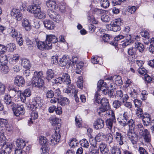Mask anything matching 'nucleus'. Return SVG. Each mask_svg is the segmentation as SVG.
Instances as JSON below:
<instances>
[{
  "label": "nucleus",
  "instance_id": "f257e3e1",
  "mask_svg": "<svg viewBox=\"0 0 154 154\" xmlns=\"http://www.w3.org/2000/svg\"><path fill=\"white\" fill-rule=\"evenodd\" d=\"M60 129L58 128L55 130V133L53 135L48 136L47 137L40 136L39 142L42 146H46L48 143L52 145H54L60 141V135L59 133Z\"/></svg>",
  "mask_w": 154,
  "mask_h": 154
},
{
  "label": "nucleus",
  "instance_id": "f03ea898",
  "mask_svg": "<svg viewBox=\"0 0 154 154\" xmlns=\"http://www.w3.org/2000/svg\"><path fill=\"white\" fill-rule=\"evenodd\" d=\"M43 77L42 72H35L32 78V83L33 85L38 88L42 87L44 84V81L42 79Z\"/></svg>",
  "mask_w": 154,
  "mask_h": 154
},
{
  "label": "nucleus",
  "instance_id": "7ed1b4c3",
  "mask_svg": "<svg viewBox=\"0 0 154 154\" xmlns=\"http://www.w3.org/2000/svg\"><path fill=\"white\" fill-rule=\"evenodd\" d=\"M136 128L139 132V135L143 137L145 142L149 143L151 141V135L147 129H144L142 124L139 123L137 125Z\"/></svg>",
  "mask_w": 154,
  "mask_h": 154
},
{
  "label": "nucleus",
  "instance_id": "20e7f679",
  "mask_svg": "<svg viewBox=\"0 0 154 154\" xmlns=\"http://www.w3.org/2000/svg\"><path fill=\"white\" fill-rule=\"evenodd\" d=\"M122 20L121 19H117L113 22L106 25L107 29L109 30L117 32L121 29L120 26L122 24Z\"/></svg>",
  "mask_w": 154,
  "mask_h": 154
},
{
  "label": "nucleus",
  "instance_id": "39448f33",
  "mask_svg": "<svg viewBox=\"0 0 154 154\" xmlns=\"http://www.w3.org/2000/svg\"><path fill=\"white\" fill-rule=\"evenodd\" d=\"M136 130H128V137L133 144H135L138 141V135L136 133Z\"/></svg>",
  "mask_w": 154,
  "mask_h": 154
},
{
  "label": "nucleus",
  "instance_id": "423d86ee",
  "mask_svg": "<svg viewBox=\"0 0 154 154\" xmlns=\"http://www.w3.org/2000/svg\"><path fill=\"white\" fill-rule=\"evenodd\" d=\"M58 41V38L54 35L49 34L47 35L46 36V39L45 42L48 43L47 45L48 47H50L51 48L52 43H55Z\"/></svg>",
  "mask_w": 154,
  "mask_h": 154
},
{
  "label": "nucleus",
  "instance_id": "0eeeda50",
  "mask_svg": "<svg viewBox=\"0 0 154 154\" xmlns=\"http://www.w3.org/2000/svg\"><path fill=\"white\" fill-rule=\"evenodd\" d=\"M32 104L36 108H40L43 104V100L39 97H36L34 98Z\"/></svg>",
  "mask_w": 154,
  "mask_h": 154
},
{
  "label": "nucleus",
  "instance_id": "6e6552de",
  "mask_svg": "<svg viewBox=\"0 0 154 154\" xmlns=\"http://www.w3.org/2000/svg\"><path fill=\"white\" fill-rule=\"evenodd\" d=\"M13 144L11 143H7L2 146V147L4 148L5 149L1 151L3 154H9L11 151V149L13 147Z\"/></svg>",
  "mask_w": 154,
  "mask_h": 154
},
{
  "label": "nucleus",
  "instance_id": "1a4fd4ad",
  "mask_svg": "<svg viewBox=\"0 0 154 154\" xmlns=\"http://www.w3.org/2000/svg\"><path fill=\"white\" fill-rule=\"evenodd\" d=\"M40 8L35 4H33L32 5L29 6L27 9V10L29 12L33 14L34 16L40 11Z\"/></svg>",
  "mask_w": 154,
  "mask_h": 154
},
{
  "label": "nucleus",
  "instance_id": "9d476101",
  "mask_svg": "<svg viewBox=\"0 0 154 154\" xmlns=\"http://www.w3.org/2000/svg\"><path fill=\"white\" fill-rule=\"evenodd\" d=\"M38 117V114L37 111L33 110L30 114V118L28 121V124L30 126L35 122V120Z\"/></svg>",
  "mask_w": 154,
  "mask_h": 154
},
{
  "label": "nucleus",
  "instance_id": "9b49d317",
  "mask_svg": "<svg viewBox=\"0 0 154 154\" xmlns=\"http://www.w3.org/2000/svg\"><path fill=\"white\" fill-rule=\"evenodd\" d=\"M115 137L117 143L120 146H121L124 144L123 140L124 137L121 132L119 131L116 132Z\"/></svg>",
  "mask_w": 154,
  "mask_h": 154
},
{
  "label": "nucleus",
  "instance_id": "f8f14e48",
  "mask_svg": "<svg viewBox=\"0 0 154 154\" xmlns=\"http://www.w3.org/2000/svg\"><path fill=\"white\" fill-rule=\"evenodd\" d=\"M21 91H20V97L22 102H24L26 100V97H29L31 95L30 90L26 89L25 90L23 93H21Z\"/></svg>",
  "mask_w": 154,
  "mask_h": 154
},
{
  "label": "nucleus",
  "instance_id": "ddd939ff",
  "mask_svg": "<svg viewBox=\"0 0 154 154\" xmlns=\"http://www.w3.org/2000/svg\"><path fill=\"white\" fill-rule=\"evenodd\" d=\"M93 125L94 128L96 130L102 128L104 126V122L100 119H97L94 122Z\"/></svg>",
  "mask_w": 154,
  "mask_h": 154
},
{
  "label": "nucleus",
  "instance_id": "4468645a",
  "mask_svg": "<svg viewBox=\"0 0 154 154\" xmlns=\"http://www.w3.org/2000/svg\"><path fill=\"white\" fill-rule=\"evenodd\" d=\"M71 59L68 55H64L60 61V64L62 66H65L67 63L71 64Z\"/></svg>",
  "mask_w": 154,
  "mask_h": 154
},
{
  "label": "nucleus",
  "instance_id": "2eb2a0df",
  "mask_svg": "<svg viewBox=\"0 0 154 154\" xmlns=\"http://www.w3.org/2000/svg\"><path fill=\"white\" fill-rule=\"evenodd\" d=\"M22 24L23 27L26 31H30L32 28L29 20L26 19H23L22 20Z\"/></svg>",
  "mask_w": 154,
  "mask_h": 154
},
{
  "label": "nucleus",
  "instance_id": "dca6fc26",
  "mask_svg": "<svg viewBox=\"0 0 154 154\" xmlns=\"http://www.w3.org/2000/svg\"><path fill=\"white\" fill-rule=\"evenodd\" d=\"M21 66L26 69H29L31 67L30 61L25 58H23L21 59Z\"/></svg>",
  "mask_w": 154,
  "mask_h": 154
},
{
  "label": "nucleus",
  "instance_id": "f3484780",
  "mask_svg": "<svg viewBox=\"0 0 154 154\" xmlns=\"http://www.w3.org/2000/svg\"><path fill=\"white\" fill-rule=\"evenodd\" d=\"M46 5L49 8V11H54L57 8L56 2L54 1H47L46 2Z\"/></svg>",
  "mask_w": 154,
  "mask_h": 154
},
{
  "label": "nucleus",
  "instance_id": "a211bd4d",
  "mask_svg": "<svg viewBox=\"0 0 154 154\" xmlns=\"http://www.w3.org/2000/svg\"><path fill=\"white\" fill-rule=\"evenodd\" d=\"M37 46L38 49L41 50H43L45 49H50V47H48V43H46L45 42L42 41H38L37 42Z\"/></svg>",
  "mask_w": 154,
  "mask_h": 154
},
{
  "label": "nucleus",
  "instance_id": "6ab92c4d",
  "mask_svg": "<svg viewBox=\"0 0 154 154\" xmlns=\"http://www.w3.org/2000/svg\"><path fill=\"white\" fill-rule=\"evenodd\" d=\"M45 27L47 29H52L54 28L55 25L53 23L51 20H45L43 22Z\"/></svg>",
  "mask_w": 154,
  "mask_h": 154
},
{
  "label": "nucleus",
  "instance_id": "aec40b11",
  "mask_svg": "<svg viewBox=\"0 0 154 154\" xmlns=\"http://www.w3.org/2000/svg\"><path fill=\"white\" fill-rule=\"evenodd\" d=\"M4 131L0 126V145L2 146L6 143V137L4 134Z\"/></svg>",
  "mask_w": 154,
  "mask_h": 154
},
{
  "label": "nucleus",
  "instance_id": "412c9836",
  "mask_svg": "<svg viewBox=\"0 0 154 154\" xmlns=\"http://www.w3.org/2000/svg\"><path fill=\"white\" fill-rule=\"evenodd\" d=\"M110 152L111 154H121V147L117 145L111 146Z\"/></svg>",
  "mask_w": 154,
  "mask_h": 154
},
{
  "label": "nucleus",
  "instance_id": "4be33fe9",
  "mask_svg": "<svg viewBox=\"0 0 154 154\" xmlns=\"http://www.w3.org/2000/svg\"><path fill=\"white\" fill-rule=\"evenodd\" d=\"M116 122V119H111L109 118L106 120V124L107 127L112 132H113L112 130L113 124V123H115Z\"/></svg>",
  "mask_w": 154,
  "mask_h": 154
},
{
  "label": "nucleus",
  "instance_id": "5701e85b",
  "mask_svg": "<svg viewBox=\"0 0 154 154\" xmlns=\"http://www.w3.org/2000/svg\"><path fill=\"white\" fill-rule=\"evenodd\" d=\"M58 103L62 106H64L69 104V100L66 97H60L58 98Z\"/></svg>",
  "mask_w": 154,
  "mask_h": 154
},
{
  "label": "nucleus",
  "instance_id": "b1692460",
  "mask_svg": "<svg viewBox=\"0 0 154 154\" xmlns=\"http://www.w3.org/2000/svg\"><path fill=\"white\" fill-rule=\"evenodd\" d=\"M8 32L12 37L13 38H16V41L19 44V38L18 37L17 38L18 33L16 31L15 29L13 28H10L8 29Z\"/></svg>",
  "mask_w": 154,
  "mask_h": 154
},
{
  "label": "nucleus",
  "instance_id": "393cba45",
  "mask_svg": "<svg viewBox=\"0 0 154 154\" xmlns=\"http://www.w3.org/2000/svg\"><path fill=\"white\" fill-rule=\"evenodd\" d=\"M127 124L129 126V130L132 131V130H136L137 129L136 128L137 124L136 125L134 121L132 119H131L128 122L127 121Z\"/></svg>",
  "mask_w": 154,
  "mask_h": 154
},
{
  "label": "nucleus",
  "instance_id": "a878e982",
  "mask_svg": "<svg viewBox=\"0 0 154 154\" xmlns=\"http://www.w3.org/2000/svg\"><path fill=\"white\" fill-rule=\"evenodd\" d=\"M99 149L101 152L103 154H108L109 150L106 148L105 143H101L99 145Z\"/></svg>",
  "mask_w": 154,
  "mask_h": 154
},
{
  "label": "nucleus",
  "instance_id": "bb28decb",
  "mask_svg": "<svg viewBox=\"0 0 154 154\" xmlns=\"http://www.w3.org/2000/svg\"><path fill=\"white\" fill-rule=\"evenodd\" d=\"M62 78L63 83L70 85L71 84V80L69 75L67 73H64L62 76Z\"/></svg>",
  "mask_w": 154,
  "mask_h": 154
},
{
  "label": "nucleus",
  "instance_id": "cd10ccee",
  "mask_svg": "<svg viewBox=\"0 0 154 154\" xmlns=\"http://www.w3.org/2000/svg\"><path fill=\"white\" fill-rule=\"evenodd\" d=\"M97 91L100 92L103 88L107 87V84L106 82H104L103 80H100L99 81L97 85Z\"/></svg>",
  "mask_w": 154,
  "mask_h": 154
},
{
  "label": "nucleus",
  "instance_id": "c85d7f7f",
  "mask_svg": "<svg viewBox=\"0 0 154 154\" xmlns=\"http://www.w3.org/2000/svg\"><path fill=\"white\" fill-rule=\"evenodd\" d=\"M109 109H110V106H108L107 105L106 106L101 105L99 109H97L98 114L100 116L103 115V114H101L102 112H104L105 111L106 112Z\"/></svg>",
  "mask_w": 154,
  "mask_h": 154
},
{
  "label": "nucleus",
  "instance_id": "c756f323",
  "mask_svg": "<svg viewBox=\"0 0 154 154\" xmlns=\"http://www.w3.org/2000/svg\"><path fill=\"white\" fill-rule=\"evenodd\" d=\"M125 39H124V41H121L122 42H124L122 43V46L123 47H125L129 45L132 41H131V36L130 35H127L126 36H125Z\"/></svg>",
  "mask_w": 154,
  "mask_h": 154
},
{
  "label": "nucleus",
  "instance_id": "7c9ffc66",
  "mask_svg": "<svg viewBox=\"0 0 154 154\" xmlns=\"http://www.w3.org/2000/svg\"><path fill=\"white\" fill-rule=\"evenodd\" d=\"M19 10L16 8H14L12 9L11 14L14 18L18 20L19 15Z\"/></svg>",
  "mask_w": 154,
  "mask_h": 154
},
{
  "label": "nucleus",
  "instance_id": "2f4dec72",
  "mask_svg": "<svg viewBox=\"0 0 154 154\" xmlns=\"http://www.w3.org/2000/svg\"><path fill=\"white\" fill-rule=\"evenodd\" d=\"M91 11L92 12L93 14L97 15H100L104 12L103 10L95 7L91 8Z\"/></svg>",
  "mask_w": 154,
  "mask_h": 154
},
{
  "label": "nucleus",
  "instance_id": "473e14b6",
  "mask_svg": "<svg viewBox=\"0 0 154 154\" xmlns=\"http://www.w3.org/2000/svg\"><path fill=\"white\" fill-rule=\"evenodd\" d=\"M49 121L52 125H55L59 123V119L55 116H52L49 118Z\"/></svg>",
  "mask_w": 154,
  "mask_h": 154
},
{
  "label": "nucleus",
  "instance_id": "72a5a7b5",
  "mask_svg": "<svg viewBox=\"0 0 154 154\" xmlns=\"http://www.w3.org/2000/svg\"><path fill=\"white\" fill-rule=\"evenodd\" d=\"M84 63L83 62L80 61H78L76 65V73L78 74H80L83 67Z\"/></svg>",
  "mask_w": 154,
  "mask_h": 154
},
{
  "label": "nucleus",
  "instance_id": "f704fd0d",
  "mask_svg": "<svg viewBox=\"0 0 154 154\" xmlns=\"http://www.w3.org/2000/svg\"><path fill=\"white\" fill-rule=\"evenodd\" d=\"M75 125L78 128H80L82 126V119L79 115H77L75 118Z\"/></svg>",
  "mask_w": 154,
  "mask_h": 154
},
{
  "label": "nucleus",
  "instance_id": "c9c22d12",
  "mask_svg": "<svg viewBox=\"0 0 154 154\" xmlns=\"http://www.w3.org/2000/svg\"><path fill=\"white\" fill-rule=\"evenodd\" d=\"M79 144V141L75 138L72 139L69 142V146L73 148L77 147Z\"/></svg>",
  "mask_w": 154,
  "mask_h": 154
},
{
  "label": "nucleus",
  "instance_id": "e433bc0d",
  "mask_svg": "<svg viewBox=\"0 0 154 154\" xmlns=\"http://www.w3.org/2000/svg\"><path fill=\"white\" fill-rule=\"evenodd\" d=\"M105 115H106V116H108L111 118V119H116L114 112L112 109H109L108 110Z\"/></svg>",
  "mask_w": 154,
  "mask_h": 154
},
{
  "label": "nucleus",
  "instance_id": "4c0bfd02",
  "mask_svg": "<svg viewBox=\"0 0 154 154\" xmlns=\"http://www.w3.org/2000/svg\"><path fill=\"white\" fill-rule=\"evenodd\" d=\"M8 62L7 56L2 54L0 55V64L1 65L6 64Z\"/></svg>",
  "mask_w": 154,
  "mask_h": 154
},
{
  "label": "nucleus",
  "instance_id": "58836bf2",
  "mask_svg": "<svg viewBox=\"0 0 154 154\" xmlns=\"http://www.w3.org/2000/svg\"><path fill=\"white\" fill-rule=\"evenodd\" d=\"M0 68L1 72L4 74L7 73L9 70L8 67L6 64L1 65Z\"/></svg>",
  "mask_w": 154,
  "mask_h": 154
},
{
  "label": "nucleus",
  "instance_id": "ea45409f",
  "mask_svg": "<svg viewBox=\"0 0 154 154\" xmlns=\"http://www.w3.org/2000/svg\"><path fill=\"white\" fill-rule=\"evenodd\" d=\"M54 72L51 69H49L48 70L47 72L46 79L48 80L51 79L54 77Z\"/></svg>",
  "mask_w": 154,
  "mask_h": 154
},
{
  "label": "nucleus",
  "instance_id": "a19ab883",
  "mask_svg": "<svg viewBox=\"0 0 154 154\" xmlns=\"http://www.w3.org/2000/svg\"><path fill=\"white\" fill-rule=\"evenodd\" d=\"M105 134L103 133H99L96 135L95 139L97 141L100 142L103 140Z\"/></svg>",
  "mask_w": 154,
  "mask_h": 154
},
{
  "label": "nucleus",
  "instance_id": "79ce46f5",
  "mask_svg": "<svg viewBox=\"0 0 154 154\" xmlns=\"http://www.w3.org/2000/svg\"><path fill=\"white\" fill-rule=\"evenodd\" d=\"M80 143L82 146L86 148H88L89 146V144L85 139H83L80 141Z\"/></svg>",
  "mask_w": 154,
  "mask_h": 154
},
{
  "label": "nucleus",
  "instance_id": "37998d69",
  "mask_svg": "<svg viewBox=\"0 0 154 154\" xmlns=\"http://www.w3.org/2000/svg\"><path fill=\"white\" fill-rule=\"evenodd\" d=\"M99 152V149L96 147H91L89 150V154H98Z\"/></svg>",
  "mask_w": 154,
  "mask_h": 154
},
{
  "label": "nucleus",
  "instance_id": "c03bdc74",
  "mask_svg": "<svg viewBox=\"0 0 154 154\" xmlns=\"http://www.w3.org/2000/svg\"><path fill=\"white\" fill-rule=\"evenodd\" d=\"M100 4L101 6L105 8H108L110 4L108 0H101Z\"/></svg>",
  "mask_w": 154,
  "mask_h": 154
},
{
  "label": "nucleus",
  "instance_id": "a18cd8bd",
  "mask_svg": "<svg viewBox=\"0 0 154 154\" xmlns=\"http://www.w3.org/2000/svg\"><path fill=\"white\" fill-rule=\"evenodd\" d=\"M135 47L136 48L137 50L138 49L140 52H142L143 51L144 49L143 45L141 43L137 42L135 43Z\"/></svg>",
  "mask_w": 154,
  "mask_h": 154
},
{
  "label": "nucleus",
  "instance_id": "49530a36",
  "mask_svg": "<svg viewBox=\"0 0 154 154\" xmlns=\"http://www.w3.org/2000/svg\"><path fill=\"white\" fill-rule=\"evenodd\" d=\"M40 152L42 154H48L49 149L47 146H42L41 148Z\"/></svg>",
  "mask_w": 154,
  "mask_h": 154
},
{
  "label": "nucleus",
  "instance_id": "de8ad7c7",
  "mask_svg": "<svg viewBox=\"0 0 154 154\" xmlns=\"http://www.w3.org/2000/svg\"><path fill=\"white\" fill-rule=\"evenodd\" d=\"M150 45L149 48V51L152 53L154 54V37L151 39Z\"/></svg>",
  "mask_w": 154,
  "mask_h": 154
},
{
  "label": "nucleus",
  "instance_id": "09e8293b",
  "mask_svg": "<svg viewBox=\"0 0 154 154\" xmlns=\"http://www.w3.org/2000/svg\"><path fill=\"white\" fill-rule=\"evenodd\" d=\"M46 91L44 89L45 93L46 94V96L47 98H52L54 96V92L51 90H47L46 88Z\"/></svg>",
  "mask_w": 154,
  "mask_h": 154
},
{
  "label": "nucleus",
  "instance_id": "8fccbe9b",
  "mask_svg": "<svg viewBox=\"0 0 154 154\" xmlns=\"http://www.w3.org/2000/svg\"><path fill=\"white\" fill-rule=\"evenodd\" d=\"M83 79L82 76L79 77L78 78V80L77 82V86L80 88H83Z\"/></svg>",
  "mask_w": 154,
  "mask_h": 154
},
{
  "label": "nucleus",
  "instance_id": "3c124183",
  "mask_svg": "<svg viewBox=\"0 0 154 154\" xmlns=\"http://www.w3.org/2000/svg\"><path fill=\"white\" fill-rule=\"evenodd\" d=\"M102 60V58L100 57H99L97 56L94 57L91 60L92 63L94 64H97L100 63V61Z\"/></svg>",
  "mask_w": 154,
  "mask_h": 154
},
{
  "label": "nucleus",
  "instance_id": "603ef678",
  "mask_svg": "<svg viewBox=\"0 0 154 154\" xmlns=\"http://www.w3.org/2000/svg\"><path fill=\"white\" fill-rule=\"evenodd\" d=\"M75 88V86L72 85L71 84L70 85H69L66 88H65L63 90V91L66 93H70L71 90L73 89H74Z\"/></svg>",
  "mask_w": 154,
  "mask_h": 154
},
{
  "label": "nucleus",
  "instance_id": "864d4df0",
  "mask_svg": "<svg viewBox=\"0 0 154 154\" xmlns=\"http://www.w3.org/2000/svg\"><path fill=\"white\" fill-rule=\"evenodd\" d=\"M35 17L39 19H44L45 17V13L41 11L40 9V11L38 13Z\"/></svg>",
  "mask_w": 154,
  "mask_h": 154
},
{
  "label": "nucleus",
  "instance_id": "5fc2aeb1",
  "mask_svg": "<svg viewBox=\"0 0 154 154\" xmlns=\"http://www.w3.org/2000/svg\"><path fill=\"white\" fill-rule=\"evenodd\" d=\"M121 105V102L118 100H115L113 103L112 106L114 108L116 109L119 108Z\"/></svg>",
  "mask_w": 154,
  "mask_h": 154
},
{
  "label": "nucleus",
  "instance_id": "6e6d98bb",
  "mask_svg": "<svg viewBox=\"0 0 154 154\" xmlns=\"http://www.w3.org/2000/svg\"><path fill=\"white\" fill-rule=\"evenodd\" d=\"M137 51V49L135 47H131L128 49V53L129 55L132 56L136 53Z\"/></svg>",
  "mask_w": 154,
  "mask_h": 154
},
{
  "label": "nucleus",
  "instance_id": "4d7b16f0",
  "mask_svg": "<svg viewBox=\"0 0 154 154\" xmlns=\"http://www.w3.org/2000/svg\"><path fill=\"white\" fill-rule=\"evenodd\" d=\"M100 103L102 105L106 106L107 105L108 106H110L108 100L105 98L102 99L101 100H100Z\"/></svg>",
  "mask_w": 154,
  "mask_h": 154
},
{
  "label": "nucleus",
  "instance_id": "13d9d810",
  "mask_svg": "<svg viewBox=\"0 0 154 154\" xmlns=\"http://www.w3.org/2000/svg\"><path fill=\"white\" fill-rule=\"evenodd\" d=\"M6 48V50L10 51H13L15 48V46L14 44L10 43L8 45Z\"/></svg>",
  "mask_w": 154,
  "mask_h": 154
},
{
  "label": "nucleus",
  "instance_id": "bf43d9fd",
  "mask_svg": "<svg viewBox=\"0 0 154 154\" xmlns=\"http://www.w3.org/2000/svg\"><path fill=\"white\" fill-rule=\"evenodd\" d=\"M19 106L18 105L17 107L15 108L12 107V110L14 115L16 116H19Z\"/></svg>",
  "mask_w": 154,
  "mask_h": 154
},
{
  "label": "nucleus",
  "instance_id": "052dcab7",
  "mask_svg": "<svg viewBox=\"0 0 154 154\" xmlns=\"http://www.w3.org/2000/svg\"><path fill=\"white\" fill-rule=\"evenodd\" d=\"M137 71L140 74L142 75H145L147 73V70L143 67L138 68Z\"/></svg>",
  "mask_w": 154,
  "mask_h": 154
},
{
  "label": "nucleus",
  "instance_id": "680f3d73",
  "mask_svg": "<svg viewBox=\"0 0 154 154\" xmlns=\"http://www.w3.org/2000/svg\"><path fill=\"white\" fill-rule=\"evenodd\" d=\"M136 114L138 118H140L142 117L143 115V110L140 107L138 108L137 109Z\"/></svg>",
  "mask_w": 154,
  "mask_h": 154
},
{
  "label": "nucleus",
  "instance_id": "e2e57ef3",
  "mask_svg": "<svg viewBox=\"0 0 154 154\" xmlns=\"http://www.w3.org/2000/svg\"><path fill=\"white\" fill-rule=\"evenodd\" d=\"M113 137L112 135H109L106 138V141L109 145L110 147L111 146V144L113 142Z\"/></svg>",
  "mask_w": 154,
  "mask_h": 154
},
{
  "label": "nucleus",
  "instance_id": "0e129e2a",
  "mask_svg": "<svg viewBox=\"0 0 154 154\" xmlns=\"http://www.w3.org/2000/svg\"><path fill=\"white\" fill-rule=\"evenodd\" d=\"M144 125L146 126L149 125L150 122V118H143L142 119Z\"/></svg>",
  "mask_w": 154,
  "mask_h": 154
},
{
  "label": "nucleus",
  "instance_id": "69168bd1",
  "mask_svg": "<svg viewBox=\"0 0 154 154\" xmlns=\"http://www.w3.org/2000/svg\"><path fill=\"white\" fill-rule=\"evenodd\" d=\"M138 152L140 154H149L145 149L142 147H140L138 148Z\"/></svg>",
  "mask_w": 154,
  "mask_h": 154
},
{
  "label": "nucleus",
  "instance_id": "338daca9",
  "mask_svg": "<svg viewBox=\"0 0 154 154\" xmlns=\"http://www.w3.org/2000/svg\"><path fill=\"white\" fill-rule=\"evenodd\" d=\"M53 17H54V18L52 19V20L56 22H59L61 20V17L60 15L56 13H55V16H54Z\"/></svg>",
  "mask_w": 154,
  "mask_h": 154
},
{
  "label": "nucleus",
  "instance_id": "774afa93",
  "mask_svg": "<svg viewBox=\"0 0 154 154\" xmlns=\"http://www.w3.org/2000/svg\"><path fill=\"white\" fill-rule=\"evenodd\" d=\"M101 20L104 22H107L109 21L110 18L108 15H103L101 17Z\"/></svg>",
  "mask_w": 154,
  "mask_h": 154
}]
</instances>
